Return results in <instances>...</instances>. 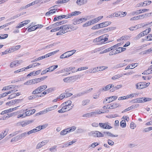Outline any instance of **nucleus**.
<instances>
[{
  "label": "nucleus",
  "mask_w": 152,
  "mask_h": 152,
  "mask_svg": "<svg viewBox=\"0 0 152 152\" xmlns=\"http://www.w3.org/2000/svg\"><path fill=\"white\" fill-rule=\"evenodd\" d=\"M61 30L64 33L68 31H71L77 29V28L74 29V28L71 24H68L61 26H60Z\"/></svg>",
  "instance_id": "nucleus-1"
},
{
  "label": "nucleus",
  "mask_w": 152,
  "mask_h": 152,
  "mask_svg": "<svg viewBox=\"0 0 152 152\" xmlns=\"http://www.w3.org/2000/svg\"><path fill=\"white\" fill-rule=\"evenodd\" d=\"M87 19V18H82L80 19L78 18H75L72 20V23L74 25L78 24L83 22L85 21Z\"/></svg>",
  "instance_id": "nucleus-2"
},
{
  "label": "nucleus",
  "mask_w": 152,
  "mask_h": 152,
  "mask_svg": "<svg viewBox=\"0 0 152 152\" xmlns=\"http://www.w3.org/2000/svg\"><path fill=\"white\" fill-rule=\"evenodd\" d=\"M100 112L101 111L100 110H97L96 112H91L89 113L84 114L83 115V117H87L89 118L92 116L93 115H95L97 114L103 113H104V112H101L100 113Z\"/></svg>",
  "instance_id": "nucleus-3"
},
{
  "label": "nucleus",
  "mask_w": 152,
  "mask_h": 152,
  "mask_svg": "<svg viewBox=\"0 0 152 152\" xmlns=\"http://www.w3.org/2000/svg\"><path fill=\"white\" fill-rule=\"evenodd\" d=\"M109 123L108 122L105 123H99V126L101 128L106 129H110L112 128V127L109 125Z\"/></svg>",
  "instance_id": "nucleus-4"
},
{
  "label": "nucleus",
  "mask_w": 152,
  "mask_h": 152,
  "mask_svg": "<svg viewBox=\"0 0 152 152\" xmlns=\"http://www.w3.org/2000/svg\"><path fill=\"white\" fill-rule=\"evenodd\" d=\"M108 36L109 35L107 34H105L100 36V38L101 39L102 42L100 43H98L97 45H100L104 43L105 42L108 40V38L107 37H108Z\"/></svg>",
  "instance_id": "nucleus-5"
},
{
  "label": "nucleus",
  "mask_w": 152,
  "mask_h": 152,
  "mask_svg": "<svg viewBox=\"0 0 152 152\" xmlns=\"http://www.w3.org/2000/svg\"><path fill=\"white\" fill-rule=\"evenodd\" d=\"M146 18L145 14L138 15L137 16L134 17L130 18V20H134L139 19H141L142 18Z\"/></svg>",
  "instance_id": "nucleus-6"
},
{
  "label": "nucleus",
  "mask_w": 152,
  "mask_h": 152,
  "mask_svg": "<svg viewBox=\"0 0 152 152\" xmlns=\"http://www.w3.org/2000/svg\"><path fill=\"white\" fill-rule=\"evenodd\" d=\"M81 13L80 11H75L72 13H70L68 15V16L67 17V18H66V19H67L69 18H70L72 16H75L76 15H78Z\"/></svg>",
  "instance_id": "nucleus-7"
},
{
  "label": "nucleus",
  "mask_w": 152,
  "mask_h": 152,
  "mask_svg": "<svg viewBox=\"0 0 152 152\" xmlns=\"http://www.w3.org/2000/svg\"><path fill=\"white\" fill-rule=\"evenodd\" d=\"M93 135L94 137H104L103 134L101 133L100 132L98 131H96L92 134Z\"/></svg>",
  "instance_id": "nucleus-8"
},
{
  "label": "nucleus",
  "mask_w": 152,
  "mask_h": 152,
  "mask_svg": "<svg viewBox=\"0 0 152 152\" xmlns=\"http://www.w3.org/2000/svg\"><path fill=\"white\" fill-rule=\"evenodd\" d=\"M68 16V15H63L60 16H56L53 20L54 21H56L57 20H61V19L63 18H67V17Z\"/></svg>",
  "instance_id": "nucleus-9"
},
{
  "label": "nucleus",
  "mask_w": 152,
  "mask_h": 152,
  "mask_svg": "<svg viewBox=\"0 0 152 152\" xmlns=\"http://www.w3.org/2000/svg\"><path fill=\"white\" fill-rule=\"evenodd\" d=\"M152 99L148 97L140 98V103H144L145 102L151 101Z\"/></svg>",
  "instance_id": "nucleus-10"
},
{
  "label": "nucleus",
  "mask_w": 152,
  "mask_h": 152,
  "mask_svg": "<svg viewBox=\"0 0 152 152\" xmlns=\"http://www.w3.org/2000/svg\"><path fill=\"white\" fill-rule=\"evenodd\" d=\"M111 23V22L105 21L99 23L100 26L101 28H103L106 27Z\"/></svg>",
  "instance_id": "nucleus-11"
},
{
  "label": "nucleus",
  "mask_w": 152,
  "mask_h": 152,
  "mask_svg": "<svg viewBox=\"0 0 152 152\" xmlns=\"http://www.w3.org/2000/svg\"><path fill=\"white\" fill-rule=\"evenodd\" d=\"M76 52V50H73L66 52V53L67 54L66 55L65 57L68 58L70 57L75 53Z\"/></svg>",
  "instance_id": "nucleus-12"
},
{
  "label": "nucleus",
  "mask_w": 152,
  "mask_h": 152,
  "mask_svg": "<svg viewBox=\"0 0 152 152\" xmlns=\"http://www.w3.org/2000/svg\"><path fill=\"white\" fill-rule=\"evenodd\" d=\"M33 122V120H26L22 121V126L24 127L27 125Z\"/></svg>",
  "instance_id": "nucleus-13"
},
{
  "label": "nucleus",
  "mask_w": 152,
  "mask_h": 152,
  "mask_svg": "<svg viewBox=\"0 0 152 152\" xmlns=\"http://www.w3.org/2000/svg\"><path fill=\"white\" fill-rule=\"evenodd\" d=\"M103 133L105 135H107V136L109 137H117L118 136V135H114L110 132H103Z\"/></svg>",
  "instance_id": "nucleus-14"
},
{
  "label": "nucleus",
  "mask_w": 152,
  "mask_h": 152,
  "mask_svg": "<svg viewBox=\"0 0 152 152\" xmlns=\"http://www.w3.org/2000/svg\"><path fill=\"white\" fill-rule=\"evenodd\" d=\"M148 25V24H147V22L140 23L136 25L137 26L136 29H137L139 28H141V27L146 26Z\"/></svg>",
  "instance_id": "nucleus-15"
},
{
  "label": "nucleus",
  "mask_w": 152,
  "mask_h": 152,
  "mask_svg": "<svg viewBox=\"0 0 152 152\" xmlns=\"http://www.w3.org/2000/svg\"><path fill=\"white\" fill-rule=\"evenodd\" d=\"M87 2V0H77L76 1V3L79 5L85 4Z\"/></svg>",
  "instance_id": "nucleus-16"
},
{
  "label": "nucleus",
  "mask_w": 152,
  "mask_h": 152,
  "mask_svg": "<svg viewBox=\"0 0 152 152\" xmlns=\"http://www.w3.org/2000/svg\"><path fill=\"white\" fill-rule=\"evenodd\" d=\"M57 107V105H54L53 106L48 107L45 109V110L46 111V112L47 113L48 112H49L50 111L53 110H54L55 109H56Z\"/></svg>",
  "instance_id": "nucleus-17"
},
{
  "label": "nucleus",
  "mask_w": 152,
  "mask_h": 152,
  "mask_svg": "<svg viewBox=\"0 0 152 152\" xmlns=\"http://www.w3.org/2000/svg\"><path fill=\"white\" fill-rule=\"evenodd\" d=\"M118 97L117 96H110L108 97V98L109 99V101L107 102V103H110L111 102L113 101L116 100L117 98Z\"/></svg>",
  "instance_id": "nucleus-18"
},
{
  "label": "nucleus",
  "mask_w": 152,
  "mask_h": 152,
  "mask_svg": "<svg viewBox=\"0 0 152 152\" xmlns=\"http://www.w3.org/2000/svg\"><path fill=\"white\" fill-rule=\"evenodd\" d=\"M58 67V65H53L48 68V69L49 70V72H52L54 70Z\"/></svg>",
  "instance_id": "nucleus-19"
},
{
  "label": "nucleus",
  "mask_w": 152,
  "mask_h": 152,
  "mask_svg": "<svg viewBox=\"0 0 152 152\" xmlns=\"http://www.w3.org/2000/svg\"><path fill=\"white\" fill-rule=\"evenodd\" d=\"M61 107H62V109H63L64 110L65 112L69 111L70 110L72 109V106L71 108H70L69 106H67V105L66 106H62V104H61Z\"/></svg>",
  "instance_id": "nucleus-20"
},
{
  "label": "nucleus",
  "mask_w": 152,
  "mask_h": 152,
  "mask_svg": "<svg viewBox=\"0 0 152 152\" xmlns=\"http://www.w3.org/2000/svg\"><path fill=\"white\" fill-rule=\"evenodd\" d=\"M90 102V100L89 99H86L83 100L82 102V105L83 106H84L87 105Z\"/></svg>",
  "instance_id": "nucleus-21"
},
{
  "label": "nucleus",
  "mask_w": 152,
  "mask_h": 152,
  "mask_svg": "<svg viewBox=\"0 0 152 152\" xmlns=\"http://www.w3.org/2000/svg\"><path fill=\"white\" fill-rule=\"evenodd\" d=\"M126 64L124 63H120L115 65L114 68L117 69L126 66Z\"/></svg>",
  "instance_id": "nucleus-22"
},
{
  "label": "nucleus",
  "mask_w": 152,
  "mask_h": 152,
  "mask_svg": "<svg viewBox=\"0 0 152 152\" xmlns=\"http://www.w3.org/2000/svg\"><path fill=\"white\" fill-rule=\"evenodd\" d=\"M69 129H67H67H65L64 130H62V131H61V132H60V134L61 135H64L66 134H67V133H69V132L68 131V130Z\"/></svg>",
  "instance_id": "nucleus-23"
},
{
  "label": "nucleus",
  "mask_w": 152,
  "mask_h": 152,
  "mask_svg": "<svg viewBox=\"0 0 152 152\" xmlns=\"http://www.w3.org/2000/svg\"><path fill=\"white\" fill-rule=\"evenodd\" d=\"M39 97L38 95H33L29 96L28 97V99L29 100H32L34 99L38 98Z\"/></svg>",
  "instance_id": "nucleus-24"
},
{
  "label": "nucleus",
  "mask_w": 152,
  "mask_h": 152,
  "mask_svg": "<svg viewBox=\"0 0 152 152\" xmlns=\"http://www.w3.org/2000/svg\"><path fill=\"white\" fill-rule=\"evenodd\" d=\"M39 90L41 92L46 89L47 88V86L46 85H44L38 87Z\"/></svg>",
  "instance_id": "nucleus-25"
},
{
  "label": "nucleus",
  "mask_w": 152,
  "mask_h": 152,
  "mask_svg": "<svg viewBox=\"0 0 152 152\" xmlns=\"http://www.w3.org/2000/svg\"><path fill=\"white\" fill-rule=\"evenodd\" d=\"M41 91H40L39 90L38 87L36 88L34 91H33L32 94H39Z\"/></svg>",
  "instance_id": "nucleus-26"
},
{
  "label": "nucleus",
  "mask_w": 152,
  "mask_h": 152,
  "mask_svg": "<svg viewBox=\"0 0 152 152\" xmlns=\"http://www.w3.org/2000/svg\"><path fill=\"white\" fill-rule=\"evenodd\" d=\"M72 103V102L70 100H68L67 102L63 103L62 104V106H65L67 105V106H69L71 105Z\"/></svg>",
  "instance_id": "nucleus-27"
},
{
  "label": "nucleus",
  "mask_w": 152,
  "mask_h": 152,
  "mask_svg": "<svg viewBox=\"0 0 152 152\" xmlns=\"http://www.w3.org/2000/svg\"><path fill=\"white\" fill-rule=\"evenodd\" d=\"M110 105L111 106V107H112L113 109L118 107L119 106L118 104L117 103H114L113 104L111 103L110 104Z\"/></svg>",
  "instance_id": "nucleus-28"
},
{
  "label": "nucleus",
  "mask_w": 152,
  "mask_h": 152,
  "mask_svg": "<svg viewBox=\"0 0 152 152\" xmlns=\"http://www.w3.org/2000/svg\"><path fill=\"white\" fill-rule=\"evenodd\" d=\"M151 28H150L148 29H146L145 31H142L144 35H145L148 34L151 31Z\"/></svg>",
  "instance_id": "nucleus-29"
},
{
  "label": "nucleus",
  "mask_w": 152,
  "mask_h": 152,
  "mask_svg": "<svg viewBox=\"0 0 152 152\" xmlns=\"http://www.w3.org/2000/svg\"><path fill=\"white\" fill-rule=\"evenodd\" d=\"M84 95V93L83 91L82 92L76 94L74 95L73 96L74 97L76 98V97H80V96H81Z\"/></svg>",
  "instance_id": "nucleus-30"
},
{
  "label": "nucleus",
  "mask_w": 152,
  "mask_h": 152,
  "mask_svg": "<svg viewBox=\"0 0 152 152\" xmlns=\"http://www.w3.org/2000/svg\"><path fill=\"white\" fill-rule=\"evenodd\" d=\"M152 53V47L150 49L143 51V54H146Z\"/></svg>",
  "instance_id": "nucleus-31"
},
{
  "label": "nucleus",
  "mask_w": 152,
  "mask_h": 152,
  "mask_svg": "<svg viewBox=\"0 0 152 152\" xmlns=\"http://www.w3.org/2000/svg\"><path fill=\"white\" fill-rule=\"evenodd\" d=\"M76 127L75 126H73L67 128V129H69L68 131L69 133L75 131L76 129Z\"/></svg>",
  "instance_id": "nucleus-32"
},
{
  "label": "nucleus",
  "mask_w": 152,
  "mask_h": 152,
  "mask_svg": "<svg viewBox=\"0 0 152 152\" xmlns=\"http://www.w3.org/2000/svg\"><path fill=\"white\" fill-rule=\"evenodd\" d=\"M112 50V49L111 48V47H110L109 48H108L105 50H104L102 51L100 53V54H103V53H106V52L110 51Z\"/></svg>",
  "instance_id": "nucleus-33"
},
{
  "label": "nucleus",
  "mask_w": 152,
  "mask_h": 152,
  "mask_svg": "<svg viewBox=\"0 0 152 152\" xmlns=\"http://www.w3.org/2000/svg\"><path fill=\"white\" fill-rule=\"evenodd\" d=\"M126 124L125 120H122L120 122V126L124 128L126 126Z\"/></svg>",
  "instance_id": "nucleus-34"
},
{
  "label": "nucleus",
  "mask_w": 152,
  "mask_h": 152,
  "mask_svg": "<svg viewBox=\"0 0 152 152\" xmlns=\"http://www.w3.org/2000/svg\"><path fill=\"white\" fill-rule=\"evenodd\" d=\"M38 132V130H37V129H34L27 132V134L28 135H29L30 134L36 132Z\"/></svg>",
  "instance_id": "nucleus-35"
},
{
  "label": "nucleus",
  "mask_w": 152,
  "mask_h": 152,
  "mask_svg": "<svg viewBox=\"0 0 152 152\" xmlns=\"http://www.w3.org/2000/svg\"><path fill=\"white\" fill-rule=\"evenodd\" d=\"M72 77H70L65 78L63 79V81L65 82H70Z\"/></svg>",
  "instance_id": "nucleus-36"
},
{
  "label": "nucleus",
  "mask_w": 152,
  "mask_h": 152,
  "mask_svg": "<svg viewBox=\"0 0 152 152\" xmlns=\"http://www.w3.org/2000/svg\"><path fill=\"white\" fill-rule=\"evenodd\" d=\"M131 102L133 103H140V98L135 99L132 100Z\"/></svg>",
  "instance_id": "nucleus-37"
},
{
  "label": "nucleus",
  "mask_w": 152,
  "mask_h": 152,
  "mask_svg": "<svg viewBox=\"0 0 152 152\" xmlns=\"http://www.w3.org/2000/svg\"><path fill=\"white\" fill-rule=\"evenodd\" d=\"M139 83L140 87L141 89L145 88V82H140Z\"/></svg>",
  "instance_id": "nucleus-38"
},
{
  "label": "nucleus",
  "mask_w": 152,
  "mask_h": 152,
  "mask_svg": "<svg viewBox=\"0 0 152 152\" xmlns=\"http://www.w3.org/2000/svg\"><path fill=\"white\" fill-rule=\"evenodd\" d=\"M100 37L96 38L94 39L93 42H97L98 43H100L102 42L101 41V39L100 38Z\"/></svg>",
  "instance_id": "nucleus-39"
},
{
  "label": "nucleus",
  "mask_w": 152,
  "mask_h": 152,
  "mask_svg": "<svg viewBox=\"0 0 152 152\" xmlns=\"http://www.w3.org/2000/svg\"><path fill=\"white\" fill-rule=\"evenodd\" d=\"M88 68V67L87 66L86 67H83L81 68H78L77 70L76 71V72H77L78 71H80L82 70H86ZM75 71L72 72H75Z\"/></svg>",
  "instance_id": "nucleus-40"
},
{
  "label": "nucleus",
  "mask_w": 152,
  "mask_h": 152,
  "mask_svg": "<svg viewBox=\"0 0 152 152\" xmlns=\"http://www.w3.org/2000/svg\"><path fill=\"white\" fill-rule=\"evenodd\" d=\"M129 98V95H127L125 96L120 97L119 98L118 100H119L127 99Z\"/></svg>",
  "instance_id": "nucleus-41"
},
{
  "label": "nucleus",
  "mask_w": 152,
  "mask_h": 152,
  "mask_svg": "<svg viewBox=\"0 0 152 152\" xmlns=\"http://www.w3.org/2000/svg\"><path fill=\"white\" fill-rule=\"evenodd\" d=\"M60 30H61L60 27H57L52 29L50 30V32H54Z\"/></svg>",
  "instance_id": "nucleus-42"
},
{
  "label": "nucleus",
  "mask_w": 152,
  "mask_h": 152,
  "mask_svg": "<svg viewBox=\"0 0 152 152\" xmlns=\"http://www.w3.org/2000/svg\"><path fill=\"white\" fill-rule=\"evenodd\" d=\"M48 77L47 76H45L43 77H42L37 78V81L38 83L40 82L43 80H44L46 78Z\"/></svg>",
  "instance_id": "nucleus-43"
},
{
  "label": "nucleus",
  "mask_w": 152,
  "mask_h": 152,
  "mask_svg": "<svg viewBox=\"0 0 152 152\" xmlns=\"http://www.w3.org/2000/svg\"><path fill=\"white\" fill-rule=\"evenodd\" d=\"M35 26L31 27L30 28H28V32H31V31H34L37 29V28H36Z\"/></svg>",
  "instance_id": "nucleus-44"
},
{
  "label": "nucleus",
  "mask_w": 152,
  "mask_h": 152,
  "mask_svg": "<svg viewBox=\"0 0 152 152\" xmlns=\"http://www.w3.org/2000/svg\"><path fill=\"white\" fill-rule=\"evenodd\" d=\"M100 28H101L99 24H96L95 26H93L91 29L93 30H95L96 29H98Z\"/></svg>",
  "instance_id": "nucleus-45"
},
{
  "label": "nucleus",
  "mask_w": 152,
  "mask_h": 152,
  "mask_svg": "<svg viewBox=\"0 0 152 152\" xmlns=\"http://www.w3.org/2000/svg\"><path fill=\"white\" fill-rule=\"evenodd\" d=\"M109 85H107L105 87L101 88V90L106 91L110 89V88Z\"/></svg>",
  "instance_id": "nucleus-46"
},
{
  "label": "nucleus",
  "mask_w": 152,
  "mask_h": 152,
  "mask_svg": "<svg viewBox=\"0 0 152 152\" xmlns=\"http://www.w3.org/2000/svg\"><path fill=\"white\" fill-rule=\"evenodd\" d=\"M120 14V17H122L125 16L126 14V12H119Z\"/></svg>",
  "instance_id": "nucleus-47"
},
{
  "label": "nucleus",
  "mask_w": 152,
  "mask_h": 152,
  "mask_svg": "<svg viewBox=\"0 0 152 152\" xmlns=\"http://www.w3.org/2000/svg\"><path fill=\"white\" fill-rule=\"evenodd\" d=\"M139 106V104H134L129 107L130 110L133 109H134L135 108L138 107Z\"/></svg>",
  "instance_id": "nucleus-48"
},
{
  "label": "nucleus",
  "mask_w": 152,
  "mask_h": 152,
  "mask_svg": "<svg viewBox=\"0 0 152 152\" xmlns=\"http://www.w3.org/2000/svg\"><path fill=\"white\" fill-rule=\"evenodd\" d=\"M66 97L65 93L62 94H61L58 97V99H59L60 100H62L63 99Z\"/></svg>",
  "instance_id": "nucleus-49"
},
{
  "label": "nucleus",
  "mask_w": 152,
  "mask_h": 152,
  "mask_svg": "<svg viewBox=\"0 0 152 152\" xmlns=\"http://www.w3.org/2000/svg\"><path fill=\"white\" fill-rule=\"evenodd\" d=\"M121 43H118V44H117L113 46H112L111 47V48L112 49V50H113L114 49V48H116L120 46L121 45Z\"/></svg>",
  "instance_id": "nucleus-50"
},
{
  "label": "nucleus",
  "mask_w": 152,
  "mask_h": 152,
  "mask_svg": "<svg viewBox=\"0 0 152 152\" xmlns=\"http://www.w3.org/2000/svg\"><path fill=\"white\" fill-rule=\"evenodd\" d=\"M46 111V110H45V109L43 110L40 111L39 113H37L36 114V115H42V114H45V113H47Z\"/></svg>",
  "instance_id": "nucleus-51"
},
{
  "label": "nucleus",
  "mask_w": 152,
  "mask_h": 152,
  "mask_svg": "<svg viewBox=\"0 0 152 152\" xmlns=\"http://www.w3.org/2000/svg\"><path fill=\"white\" fill-rule=\"evenodd\" d=\"M140 11L139 10H137L132 12L131 14L133 15H134L135 14L136 15H139V14H140Z\"/></svg>",
  "instance_id": "nucleus-52"
},
{
  "label": "nucleus",
  "mask_w": 152,
  "mask_h": 152,
  "mask_svg": "<svg viewBox=\"0 0 152 152\" xmlns=\"http://www.w3.org/2000/svg\"><path fill=\"white\" fill-rule=\"evenodd\" d=\"M57 146L56 145H54L53 147L50 148L49 149V150L51 152H54L55 151L54 150H55L56 151H57L56 148H57Z\"/></svg>",
  "instance_id": "nucleus-53"
},
{
  "label": "nucleus",
  "mask_w": 152,
  "mask_h": 152,
  "mask_svg": "<svg viewBox=\"0 0 152 152\" xmlns=\"http://www.w3.org/2000/svg\"><path fill=\"white\" fill-rule=\"evenodd\" d=\"M152 77V76L150 75L148 76H143L142 77V78L144 80H149Z\"/></svg>",
  "instance_id": "nucleus-54"
},
{
  "label": "nucleus",
  "mask_w": 152,
  "mask_h": 152,
  "mask_svg": "<svg viewBox=\"0 0 152 152\" xmlns=\"http://www.w3.org/2000/svg\"><path fill=\"white\" fill-rule=\"evenodd\" d=\"M107 143L109 145H113L114 144V142L112 140L109 139H108Z\"/></svg>",
  "instance_id": "nucleus-55"
},
{
  "label": "nucleus",
  "mask_w": 152,
  "mask_h": 152,
  "mask_svg": "<svg viewBox=\"0 0 152 152\" xmlns=\"http://www.w3.org/2000/svg\"><path fill=\"white\" fill-rule=\"evenodd\" d=\"M121 77V76L119 74L115 75L112 77V80H115Z\"/></svg>",
  "instance_id": "nucleus-56"
},
{
  "label": "nucleus",
  "mask_w": 152,
  "mask_h": 152,
  "mask_svg": "<svg viewBox=\"0 0 152 152\" xmlns=\"http://www.w3.org/2000/svg\"><path fill=\"white\" fill-rule=\"evenodd\" d=\"M90 23V24L91 25L95 23H97V21H96V20L95 18L89 21Z\"/></svg>",
  "instance_id": "nucleus-57"
},
{
  "label": "nucleus",
  "mask_w": 152,
  "mask_h": 152,
  "mask_svg": "<svg viewBox=\"0 0 152 152\" xmlns=\"http://www.w3.org/2000/svg\"><path fill=\"white\" fill-rule=\"evenodd\" d=\"M10 86H7L4 87L2 89V91H6L10 90L11 88L12 87H9Z\"/></svg>",
  "instance_id": "nucleus-58"
},
{
  "label": "nucleus",
  "mask_w": 152,
  "mask_h": 152,
  "mask_svg": "<svg viewBox=\"0 0 152 152\" xmlns=\"http://www.w3.org/2000/svg\"><path fill=\"white\" fill-rule=\"evenodd\" d=\"M151 73H152V70L150 71L148 69L144 71V75H148Z\"/></svg>",
  "instance_id": "nucleus-59"
},
{
  "label": "nucleus",
  "mask_w": 152,
  "mask_h": 152,
  "mask_svg": "<svg viewBox=\"0 0 152 152\" xmlns=\"http://www.w3.org/2000/svg\"><path fill=\"white\" fill-rule=\"evenodd\" d=\"M152 130V127H149L148 128H145L143 130V132H147Z\"/></svg>",
  "instance_id": "nucleus-60"
},
{
  "label": "nucleus",
  "mask_w": 152,
  "mask_h": 152,
  "mask_svg": "<svg viewBox=\"0 0 152 152\" xmlns=\"http://www.w3.org/2000/svg\"><path fill=\"white\" fill-rule=\"evenodd\" d=\"M116 28L115 27H109L107 28V31H110L116 29Z\"/></svg>",
  "instance_id": "nucleus-61"
},
{
  "label": "nucleus",
  "mask_w": 152,
  "mask_h": 152,
  "mask_svg": "<svg viewBox=\"0 0 152 152\" xmlns=\"http://www.w3.org/2000/svg\"><path fill=\"white\" fill-rule=\"evenodd\" d=\"M54 89L53 88H50L46 90H45V91H46L47 94H48L50 93H51L53 91Z\"/></svg>",
  "instance_id": "nucleus-62"
},
{
  "label": "nucleus",
  "mask_w": 152,
  "mask_h": 152,
  "mask_svg": "<svg viewBox=\"0 0 152 152\" xmlns=\"http://www.w3.org/2000/svg\"><path fill=\"white\" fill-rule=\"evenodd\" d=\"M92 90H93V88H89L86 91H83V92L84 93V94H87L89 93V92L91 91Z\"/></svg>",
  "instance_id": "nucleus-63"
},
{
  "label": "nucleus",
  "mask_w": 152,
  "mask_h": 152,
  "mask_svg": "<svg viewBox=\"0 0 152 152\" xmlns=\"http://www.w3.org/2000/svg\"><path fill=\"white\" fill-rule=\"evenodd\" d=\"M151 3V1H146L144 2V4H145V6L146 5H149Z\"/></svg>",
  "instance_id": "nucleus-64"
}]
</instances>
